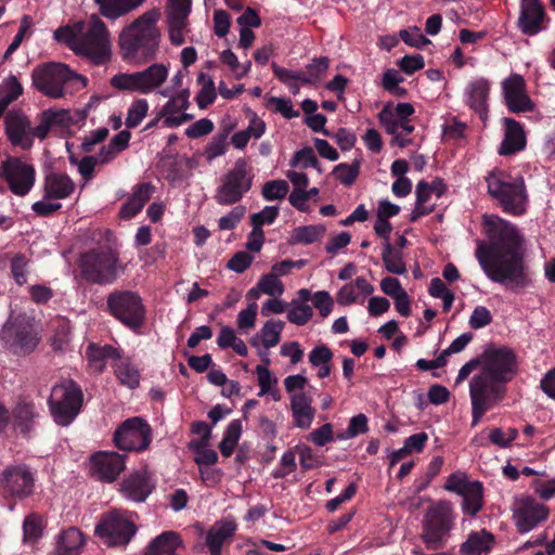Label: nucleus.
<instances>
[{
    "instance_id": "f704fd0d",
    "label": "nucleus",
    "mask_w": 555,
    "mask_h": 555,
    "mask_svg": "<svg viewBox=\"0 0 555 555\" xmlns=\"http://www.w3.org/2000/svg\"><path fill=\"white\" fill-rule=\"evenodd\" d=\"M83 545L82 532L75 527H70L59 533L52 555H80Z\"/></svg>"
},
{
    "instance_id": "423d86ee",
    "label": "nucleus",
    "mask_w": 555,
    "mask_h": 555,
    "mask_svg": "<svg viewBox=\"0 0 555 555\" xmlns=\"http://www.w3.org/2000/svg\"><path fill=\"white\" fill-rule=\"evenodd\" d=\"M77 80L82 87L87 86L88 79L75 73L70 67L60 62H48L36 66L31 73V81L35 89L50 99H62L65 96V86Z\"/></svg>"
},
{
    "instance_id": "37998d69",
    "label": "nucleus",
    "mask_w": 555,
    "mask_h": 555,
    "mask_svg": "<svg viewBox=\"0 0 555 555\" xmlns=\"http://www.w3.org/2000/svg\"><path fill=\"white\" fill-rule=\"evenodd\" d=\"M285 291V287L281 280L272 272L264 274L258 282L257 287L251 288L247 293L248 299H255L258 297L259 292L270 296H281Z\"/></svg>"
},
{
    "instance_id": "3c124183",
    "label": "nucleus",
    "mask_w": 555,
    "mask_h": 555,
    "mask_svg": "<svg viewBox=\"0 0 555 555\" xmlns=\"http://www.w3.org/2000/svg\"><path fill=\"white\" fill-rule=\"evenodd\" d=\"M194 454V461L199 466H211L218 461V454L215 450L208 448L206 440H193L189 444Z\"/></svg>"
},
{
    "instance_id": "c85d7f7f",
    "label": "nucleus",
    "mask_w": 555,
    "mask_h": 555,
    "mask_svg": "<svg viewBox=\"0 0 555 555\" xmlns=\"http://www.w3.org/2000/svg\"><path fill=\"white\" fill-rule=\"evenodd\" d=\"M505 128L503 141L499 147L500 155H512L526 146V134L520 122L511 117L503 118Z\"/></svg>"
},
{
    "instance_id": "e433bc0d",
    "label": "nucleus",
    "mask_w": 555,
    "mask_h": 555,
    "mask_svg": "<svg viewBox=\"0 0 555 555\" xmlns=\"http://www.w3.org/2000/svg\"><path fill=\"white\" fill-rule=\"evenodd\" d=\"M236 530V524L232 519L216 522L208 531L206 544L211 555H220L224 541L231 538Z\"/></svg>"
},
{
    "instance_id": "4d7b16f0",
    "label": "nucleus",
    "mask_w": 555,
    "mask_h": 555,
    "mask_svg": "<svg viewBox=\"0 0 555 555\" xmlns=\"http://www.w3.org/2000/svg\"><path fill=\"white\" fill-rule=\"evenodd\" d=\"M289 191L287 181L278 179L270 180L262 185L261 195L266 201H280L286 197Z\"/></svg>"
},
{
    "instance_id": "69168bd1",
    "label": "nucleus",
    "mask_w": 555,
    "mask_h": 555,
    "mask_svg": "<svg viewBox=\"0 0 555 555\" xmlns=\"http://www.w3.org/2000/svg\"><path fill=\"white\" fill-rule=\"evenodd\" d=\"M369 430L367 417L360 413L350 418L347 429L338 436L339 439H350Z\"/></svg>"
},
{
    "instance_id": "bb28decb",
    "label": "nucleus",
    "mask_w": 555,
    "mask_h": 555,
    "mask_svg": "<svg viewBox=\"0 0 555 555\" xmlns=\"http://www.w3.org/2000/svg\"><path fill=\"white\" fill-rule=\"evenodd\" d=\"M7 492L14 496L29 495L34 487V478L26 466L18 465L8 468L1 479Z\"/></svg>"
},
{
    "instance_id": "0eeeda50",
    "label": "nucleus",
    "mask_w": 555,
    "mask_h": 555,
    "mask_svg": "<svg viewBox=\"0 0 555 555\" xmlns=\"http://www.w3.org/2000/svg\"><path fill=\"white\" fill-rule=\"evenodd\" d=\"M455 525V514L451 503L439 501L430 506L423 518L421 539L428 550L447 546Z\"/></svg>"
},
{
    "instance_id": "cd10ccee",
    "label": "nucleus",
    "mask_w": 555,
    "mask_h": 555,
    "mask_svg": "<svg viewBox=\"0 0 555 555\" xmlns=\"http://www.w3.org/2000/svg\"><path fill=\"white\" fill-rule=\"evenodd\" d=\"M39 124L35 127V135L43 141L53 128H67L73 124L69 109L48 108L38 115Z\"/></svg>"
},
{
    "instance_id": "13d9d810",
    "label": "nucleus",
    "mask_w": 555,
    "mask_h": 555,
    "mask_svg": "<svg viewBox=\"0 0 555 555\" xmlns=\"http://www.w3.org/2000/svg\"><path fill=\"white\" fill-rule=\"evenodd\" d=\"M29 259L24 254H15L11 258V274L15 283L20 286L27 283Z\"/></svg>"
},
{
    "instance_id": "774afa93",
    "label": "nucleus",
    "mask_w": 555,
    "mask_h": 555,
    "mask_svg": "<svg viewBox=\"0 0 555 555\" xmlns=\"http://www.w3.org/2000/svg\"><path fill=\"white\" fill-rule=\"evenodd\" d=\"M228 147V133H219L215 135L207 144L205 155L207 160H212L219 156H222L227 152Z\"/></svg>"
},
{
    "instance_id": "473e14b6",
    "label": "nucleus",
    "mask_w": 555,
    "mask_h": 555,
    "mask_svg": "<svg viewBox=\"0 0 555 555\" xmlns=\"http://www.w3.org/2000/svg\"><path fill=\"white\" fill-rule=\"evenodd\" d=\"M152 490L153 486L146 473H134L127 477L120 485L122 495L134 502H144Z\"/></svg>"
},
{
    "instance_id": "c03bdc74",
    "label": "nucleus",
    "mask_w": 555,
    "mask_h": 555,
    "mask_svg": "<svg viewBox=\"0 0 555 555\" xmlns=\"http://www.w3.org/2000/svg\"><path fill=\"white\" fill-rule=\"evenodd\" d=\"M382 259L385 269L392 274L402 275L406 273V266L403 261L402 253L396 249L390 242L384 243Z\"/></svg>"
},
{
    "instance_id": "de8ad7c7",
    "label": "nucleus",
    "mask_w": 555,
    "mask_h": 555,
    "mask_svg": "<svg viewBox=\"0 0 555 555\" xmlns=\"http://www.w3.org/2000/svg\"><path fill=\"white\" fill-rule=\"evenodd\" d=\"M23 86L14 75H10L0 83V106L5 109L23 94Z\"/></svg>"
},
{
    "instance_id": "5701e85b",
    "label": "nucleus",
    "mask_w": 555,
    "mask_h": 555,
    "mask_svg": "<svg viewBox=\"0 0 555 555\" xmlns=\"http://www.w3.org/2000/svg\"><path fill=\"white\" fill-rule=\"evenodd\" d=\"M548 18L541 0H520L517 27L526 36H535L546 29Z\"/></svg>"
},
{
    "instance_id": "a211bd4d",
    "label": "nucleus",
    "mask_w": 555,
    "mask_h": 555,
    "mask_svg": "<svg viewBox=\"0 0 555 555\" xmlns=\"http://www.w3.org/2000/svg\"><path fill=\"white\" fill-rule=\"evenodd\" d=\"M513 520L519 533H527L548 517V508L531 496L515 498Z\"/></svg>"
},
{
    "instance_id": "1a4fd4ad",
    "label": "nucleus",
    "mask_w": 555,
    "mask_h": 555,
    "mask_svg": "<svg viewBox=\"0 0 555 555\" xmlns=\"http://www.w3.org/2000/svg\"><path fill=\"white\" fill-rule=\"evenodd\" d=\"M83 393L72 379H63L51 389L48 405L53 421L60 426H68L81 411Z\"/></svg>"
},
{
    "instance_id": "c756f323",
    "label": "nucleus",
    "mask_w": 555,
    "mask_h": 555,
    "mask_svg": "<svg viewBox=\"0 0 555 555\" xmlns=\"http://www.w3.org/2000/svg\"><path fill=\"white\" fill-rule=\"evenodd\" d=\"M374 287L369 281L359 276L353 282L344 284L336 294V301L340 306H351L356 302H363L364 298L372 295Z\"/></svg>"
},
{
    "instance_id": "58836bf2",
    "label": "nucleus",
    "mask_w": 555,
    "mask_h": 555,
    "mask_svg": "<svg viewBox=\"0 0 555 555\" xmlns=\"http://www.w3.org/2000/svg\"><path fill=\"white\" fill-rule=\"evenodd\" d=\"M494 543L493 535L487 530L472 532L467 540L461 545V553L464 555H481L488 553Z\"/></svg>"
},
{
    "instance_id": "e2e57ef3",
    "label": "nucleus",
    "mask_w": 555,
    "mask_h": 555,
    "mask_svg": "<svg viewBox=\"0 0 555 555\" xmlns=\"http://www.w3.org/2000/svg\"><path fill=\"white\" fill-rule=\"evenodd\" d=\"M319 164L320 163L311 147H305L302 150L297 151L289 160V165L292 167H300L302 169H307L310 167L319 168Z\"/></svg>"
},
{
    "instance_id": "2eb2a0df",
    "label": "nucleus",
    "mask_w": 555,
    "mask_h": 555,
    "mask_svg": "<svg viewBox=\"0 0 555 555\" xmlns=\"http://www.w3.org/2000/svg\"><path fill=\"white\" fill-rule=\"evenodd\" d=\"M503 393L504 388L486 376L477 375L470 380L469 396L474 425L503 398Z\"/></svg>"
},
{
    "instance_id": "f03ea898",
    "label": "nucleus",
    "mask_w": 555,
    "mask_h": 555,
    "mask_svg": "<svg viewBox=\"0 0 555 555\" xmlns=\"http://www.w3.org/2000/svg\"><path fill=\"white\" fill-rule=\"evenodd\" d=\"M54 39L93 65H104L112 59L111 34L98 14L59 27L54 31Z\"/></svg>"
},
{
    "instance_id": "6e6552de",
    "label": "nucleus",
    "mask_w": 555,
    "mask_h": 555,
    "mask_svg": "<svg viewBox=\"0 0 555 555\" xmlns=\"http://www.w3.org/2000/svg\"><path fill=\"white\" fill-rule=\"evenodd\" d=\"M255 175L246 158H237L224 172L215 192V201L221 206L235 205L251 190Z\"/></svg>"
},
{
    "instance_id": "b1692460",
    "label": "nucleus",
    "mask_w": 555,
    "mask_h": 555,
    "mask_svg": "<svg viewBox=\"0 0 555 555\" xmlns=\"http://www.w3.org/2000/svg\"><path fill=\"white\" fill-rule=\"evenodd\" d=\"M490 90L491 81L477 77L467 82L463 93L465 104L479 116L483 125L489 117Z\"/></svg>"
},
{
    "instance_id": "6ab92c4d",
    "label": "nucleus",
    "mask_w": 555,
    "mask_h": 555,
    "mask_svg": "<svg viewBox=\"0 0 555 555\" xmlns=\"http://www.w3.org/2000/svg\"><path fill=\"white\" fill-rule=\"evenodd\" d=\"M501 88L504 104L511 113L534 112L535 103L529 96L526 80L520 74L513 73L503 79Z\"/></svg>"
},
{
    "instance_id": "7ed1b4c3",
    "label": "nucleus",
    "mask_w": 555,
    "mask_h": 555,
    "mask_svg": "<svg viewBox=\"0 0 555 555\" xmlns=\"http://www.w3.org/2000/svg\"><path fill=\"white\" fill-rule=\"evenodd\" d=\"M158 9H151L124 27L118 37L121 56L130 63L142 64L155 59L159 49Z\"/></svg>"
},
{
    "instance_id": "79ce46f5",
    "label": "nucleus",
    "mask_w": 555,
    "mask_h": 555,
    "mask_svg": "<svg viewBox=\"0 0 555 555\" xmlns=\"http://www.w3.org/2000/svg\"><path fill=\"white\" fill-rule=\"evenodd\" d=\"M464 514L475 516L483 506V487L479 481H472L470 487L461 495Z\"/></svg>"
},
{
    "instance_id": "a878e982",
    "label": "nucleus",
    "mask_w": 555,
    "mask_h": 555,
    "mask_svg": "<svg viewBox=\"0 0 555 555\" xmlns=\"http://www.w3.org/2000/svg\"><path fill=\"white\" fill-rule=\"evenodd\" d=\"M7 338H14L17 347H36L39 344V330L33 318L18 317L3 328Z\"/></svg>"
},
{
    "instance_id": "a19ab883",
    "label": "nucleus",
    "mask_w": 555,
    "mask_h": 555,
    "mask_svg": "<svg viewBox=\"0 0 555 555\" xmlns=\"http://www.w3.org/2000/svg\"><path fill=\"white\" fill-rule=\"evenodd\" d=\"M112 356L117 359V362L115 363V374L119 382L132 389L138 387L140 383V373L138 369L128 360L121 359L117 349L113 350Z\"/></svg>"
},
{
    "instance_id": "20e7f679",
    "label": "nucleus",
    "mask_w": 555,
    "mask_h": 555,
    "mask_svg": "<svg viewBox=\"0 0 555 555\" xmlns=\"http://www.w3.org/2000/svg\"><path fill=\"white\" fill-rule=\"evenodd\" d=\"M489 195L505 214L522 216L528 210L529 196L521 176H512L505 170H493L486 177Z\"/></svg>"
},
{
    "instance_id": "dca6fc26",
    "label": "nucleus",
    "mask_w": 555,
    "mask_h": 555,
    "mask_svg": "<svg viewBox=\"0 0 555 555\" xmlns=\"http://www.w3.org/2000/svg\"><path fill=\"white\" fill-rule=\"evenodd\" d=\"M152 441V428L141 417L126 420L114 434L115 446L124 451H143Z\"/></svg>"
},
{
    "instance_id": "ea45409f",
    "label": "nucleus",
    "mask_w": 555,
    "mask_h": 555,
    "mask_svg": "<svg viewBox=\"0 0 555 555\" xmlns=\"http://www.w3.org/2000/svg\"><path fill=\"white\" fill-rule=\"evenodd\" d=\"M181 540L178 533L166 531L155 538L145 551V555H177Z\"/></svg>"
},
{
    "instance_id": "f3484780",
    "label": "nucleus",
    "mask_w": 555,
    "mask_h": 555,
    "mask_svg": "<svg viewBox=\"0 0 555 555\" xmlns=\"http://www.w3.org/2000/svg\"><path fill=\"white\" fill-rule=\"evenodd\" d=\"M481 373L493 382H508L517 372L515 354L511 349H486L480 358Z\"/></svg>"
},
{
    "instance_id": "aec40b11",
    "label": "nucleus",
    "mask_w": 555,
    "mask_h": 555,
    "mask_svg": "<svg viewBox=\"0 0 555 555\" xmlns=\"http://www.w3.org/2000/svg\"><path fill=\"white\" fill-rule=\"evenodd\" d=\"M192 0H167L166 18L171 44L182 46L189 31V15Z\"/></svg>"
},
{
    "instance_id": "4468645a",
    "label": "nucleus",
    "mask_w": 555,
    "mask_h": 555,
    "mask_svg": "<svg viewBox=\"0 0 555 555\" xmlns=\"http://www.w3.org/2000/svg\"><path fill=\"white\" fill-rule=\"evenodd\" d=\"M0 176L5 180L9 190L16 196H26L36 182L34 165L20 157H9L1 163Z\"/></svg>"
},
{
    "instance_id": "680f3d73",
    "label": "nucleus",
    "mask_w": 555,
    "mask_h": 555,
    "mask_svg": "<svg viewBox=\"0 0 555 555\" xmlns=\"http://www.w3.org/2000/svg\"><path fill=\"white\" fill-rule=\"evenodd\" d=\"M23 531L25 542H35L42 533L41 517L37 514H30L25 517Z\"/></svg>"
},
{
    "instance_id": "0e129e2a",
    "label": "nucleus",
    "mask_w": 555,
    "mask_h": 555,
    "mask_svg": "<svg viewBox=\"0 0 555 555\" xmlns=\"http://www.w3.org/2000/svg\"><path fill=\"white\" fill-rule=\"evenodd\" d=\"M246 214V207L243 205L234 206L227 215L218 220V227L222 231L233 230L237 227Z\"/></svg>"
},
{
    "instance_id": "f257e3e1",
    "label": "nucleus",
    "mask_w": 555,
    "mask_h": 555,
    "mask_svg": "<svg viewBox=\"0 0 555 555\" xmlns=\"http://www.w3.org/2000/svg\"><path fill=\"white\" fill-rule=\"evenodd\" d=\"M482 225L488 242H477L475 256L487 278L514 293L531 286L517 227L496 215H483Z\"/></svg>"
},
{
    "instance_id": "f8f14e48",
    "label": "nucleus",
    "mask_w": 555,
    "mask_h": 555,
    "mask_svg": "<svg viewBox=\"0 0 555 555\" xmlns=\"http://www.w3.org/2000/svg\"><path fill=\"white\" fill-rule=\"evenodd\" d=\"M109 313L127 327L137 331L145 320V308L140 295L132 291H115L107 296Z\"/></svg>"
},
{
    "instance_id": "a18cd8bd",
    "label": "nucleus",
    "mask_w": 555,
    "mask_h": 555,
    "mask_svg": "<svg viewBox=\"0 0 555 555\" xmlns=\"http://www.w3.org/2000/svg\"><path fill=\"white\" fill-rule=\"evenodd\" d=\"M325 227L311 224L295 228L291 235V244L309 245L321 240L325 234Z\"/></svg>"
},
{
    "instance_id": "338daca9",
    "label": "nucleus",
    "mask_w": 555,
    "mask_h": 555,
    "mask_svg": "<svg viewBox=\"0 0 555 555\" xmlns=\"http://www.w3.org/2000/svg\"><path fill=\"white\" fill-rule=\"evenodd\" d=\"M33 18L29 15H23L20 24V29L17 34L14 36L13 41L10 43L7 51L4 52L3 57L5 60H8L18 49V47L23 42L25 36L33 27Z\"/></svg>"
},
{
    "instance_id": "ddd939ff",
    "label": "nucleus",
    "mask_w": 555,
    "mask_h": 555,
    "mask_svg": "<svg viewBox=\"0 0 555 555\" xmlns=\"http://www.w3.org/2000/svg\"><path fill=\"white\" fill-rule=\"evenodd\" d=\"M137 531L130 514L127 512L113 511L101 517L95 527V533L108 546L126 545Z\"/></svg>"
},
{
    "instance_id": "4c0bfd02",
    "label": "nucleus",
    "mask_w": 555,
    "mask_h": 555,
    "mask_svg": "<svg viewBox=\"0 0 555 555\" xmlns=\"http://www.w3.org/2000/svg\"><path fill=\"white\" fill-rule=\"evenodd\" d=\"M431 195L429 183L424 180L418 181L415 189V205L409 218L410 222H416L421 217L435 210V204L430 203Z\"/></svg>"
},
{
    "instance_id": "052dcab7",
    "label": "nucleus",
    "mask_w": 555,
    "mask_h": 555,
    "mask_svg": "<svg viewBox=\"0 0 555 555\" xmlns=\"http://www.w3.org/2000/svg\"><path fill=\"white\" fill-rule=\"evenodd\" d=\"M312 308H314L322 319L327 318L334 310L335 300L326 291L313 293L311 298Z\"/></svg>"
},
{
    "instance_id": "09e8293b",
    "label": "nucleus",
    "mask_w": 555,
    "mask_h": 555,
    "mask_svg": "<svg viewBox=\"0 0 555 555\" xmlns=\"http://www.w3.org/2000/svg\"><path fill=\"white\" fill-rule=\"evenodd\" d=\"M256 373L260 391L258 396H270L274 401L281 400L280 390L278 389V379L272 376L271 372L263 365H257Z\"/></svg>"
},
{
    "instance_id": "412c9836",
    "label": "nucleus",
    "mask_w": 555,
    "mask_h": 555,
    "mask_svg": "<svg viewBox=\"0 0 555 555\" xmlns=\"http://www.w3.org/2000/svg\"><path fill=\"white\" fill-rule=\"evenodd\" d=\"M4 130L8 140L14 146L28 150L34 144L35 127L22 109H11L4 115Z\"/></svg>"
},
{
    "instance_id": "72a5a7b5",
    "label": "nucleus",
    "mask_w": 555,
    "mask_h": 555,
    "mask_svg": "<svg viewBox=\"0 0 555 555\" xmlns=\"http://www.w3.org/2000/svg\"><path fill=\"white\" fill-rule=\"evenodd\" d=\"M289 401L294 425L301 429H308L315 414L311 397L307 393H298L292 396Z\"/></svg>"
},
{
    "instance_id": "9d476101",
    "label": "nucleus",
    "mask_w": 555,
    "mask_h": 555,
    "mask_svg": "<svg viewBox=\"0 0 555 555\" xmlns=\"http://www.w3.org/2000/svg\"><path fill=\"white\" fill-rule=\"evenodd\" d=\"M41 191L42 198L31 205V210L39 217H49L62 208V199L75 193L76 183L67 173L51 171L44 176Z\"/></svg>"
},
{
    "instance_id": "864d4df0",
    "label": "nucleus",
    "mask_w": 555,
    "mask_h": 555,
    "mask_svg": "<svg viewBox=\"0 0 555 555\" xmlns=\"http://www.w3.org/2000/svg\"><path fill=\"white\" fill-rule=\"evenodd\" d=\"M197 81L202 85V89L196 95V102L201 108H205L209 104L214 103L217 98L215 83L212 78L205 73L198 74Z\"/></svg>"
},
{
    "instance_id": "2f4dec72",
    "label": "nucleus",
    "mask_w": 555,
    "mask_h": 555,
    "mask_svg": "<svg viewBox=\"0 0 555 555\" xmlns=\"http://www.w3.org/2000/svg\"><path fill=\"white\" fill-rule=\"evenodd\" d=\"M11 415L14 429L26 435L34 428L39 411L33 401L23 398L16 402Z\"/></svg>"
},
{
    "instance_id": "393cba45",
    "label": "nucleus",
    "mask_w": 555,
    "mask_h": 555,
    "mask_svg": "<svg viewBox=\"0 0 555 555\" xmlns=\"http://www.w3.org/2000/svg\"><path fill=\"white\" fill-rule=\"evenodd\" d=\"M126 455L103 451L92 456L91 470L100 480L112 482L126 467Z\"/></svg>"
},
{
    "instance_id": "8fccbe9b",
    "label": "nucleus",
    "mask_w": 555,
    "mask_h": 555,
    "mask_svg": "<svg viewBox=\"0 0 555 555\" xmlns=\"http://www.w3.org/2000/svg\"><path fill=\"white\" fill-rule=\"evenodd\" d=\"M328 67L330 59L327 56L313 57L306 67L302 85H317L325 76Z\"/></svg>"
},
{
    "instance_id": "603ef678",
    "label": "nucleus",
    "mask_w": 555,
    "mask_h": 555,
    "mask_svg": "<svg viewBox=\"0 0 555 555\" xmlns=\"http://www.w3.org/2000/svg\"><path fill=\"white\" fill-rule=\"evenodd\" d=\"M313 318V308L302 301H291L286 312L289 323L297 326L306 325Z\"/></svg>"
},
{
    "instance_id": "7c9ffc66",
    "label": "nucleus",
    "mask_w": 555,
    "mask_h": 555,
    "mask_svg": "<svg viewBox=\"0 0 555 555\" xmlns=\"http://www.w3.org/2000/svg\"><path fill=\"white\" fill-rule=\"evenodd\" d=\"M154 191L155 186L151 182L137 184L131 195L120 207L119 217L121 219H131L137 216L150 201Z\"/></svg>"
},
{
    "instance_id": "49530a36",
    "label": "nucleus",
    "mask_w": 555,
    "mask_h": 555,
    "mask_svg": "<svg viewBox=\"0 0 555 555\" xmlns=\"http://www.w3.org/2000/svg\"><path fill=\"white\" fill-rule=\"evenodd\" d=\"M284 326L285 323L281 320H269L262 325L255 339L259 340L262 347H274L280 343Z\"/></svg>"
},
{
    "instance_id": "4be33fe9",
    "label": "nucleus",
    "mask_w": 555,
    "mask_h": 555,
    "mask_svg": "<svg viewBox=\"0 0 555 555\" xmlns=\"http://www.w3.org/2000/svg\"><path fill=\"white\" fill-rule=\"evenodd\" d=\"M164 98H169L164 105L160 115L164 117L163 124L167 128H176L192 118L189 114H180L189 106V91L186 89L173 91L172 88H165L158 91Z\"/></svg>"
},
{
    "instance_id": "6e6d98bb",
    "label": "nucleus",
    "mask_w": 555,
    "mask_h": 555,
    "mask_svg": "<svg viewBox=\"0 0 555 555\" xmlns=\"http://www.w3.org/2000/svg\"><path fill=\"white\" fill-rule=\"evenodd\" d=\"M149 112V102L146 99H137L134 100L127 113L126 117V126L127 128H135L138 127L142 120L146 117Z\"/></svg>"
},
{
    "instance_id": "5fc2aeb1",
    "label": "nucleus",
    "mask_w": 555,
    "mask_h": 555,
    "mask_svg": "<svg viewBox=\"0 0 555 555\" xmlns=\"http://www.w3.org/2000/svg\"><path fill=\"white\" fill-rule=\"evenodd\" d=\"M220 61L229 67L236 79H242L247 76L251 68L250 61L240 63L236 54L230 49L220 53Z\"/></svg>"
},
{
    "instance_id": "9b49d317",
    "label": "nucleus",
    "mask_w": 555,
    "mask_h": 555,
    "mask_svg": "<svg viewBox=\"0 0 555 555\" xmlns=\"http://www.w3.org/2000/svg\"><path fill=\"white\" fill-rule=\"evenodd\" d=\"M168 74V66L154 63L140 72L118 73L111 78L109 83L118 91L149 94L163 86Z\"/></svg>"
},
{
    "instance_id": "39448f33",
    "label": "nucleus",
    "mask_w": 555,
    "mask_h": 555,
    "mask_svg": "<svg viewBox=\"0 0 555 555\" xmlns=\"http://www.w3.org/2000/svg\"><path fill=\"white\" fill-rule=\"evenodd\" d=\"M82 278L99 285L113 284L124 271L118 254L109 247H98L82 254L79 260Z\"/></svg>"
},
{
    "instance_id": "bf43d9fd",
    "label": "nucleus",
    "mask_w": 555,
    "mask_h": 555,
    "mask_svg": "<svg viewBox=\"0 0 555 555\" xmlns=\"http://www.w3.org/2000/svg\"><path fill=\"white\" fill-rule=\"evenodd\" d=\"M360 172V165L358 162L352 164L341 163L335 166L333 175L344 185L350 186L354 183Z\"/></svg>"
},
{
    "instance_id": "c9c22d12",
    "label": "nucleus",
    "mask_w": 555,
    "mask_h": 555,
    "mask_svg": "<svg viewBox=\"0 0 555 555\" xmlns=\"http://www.w3.org/2000/svg\"><path fill=\"white\" fill-rule=\"evenodd\" d=\"M100 14L111 21H116L142 5L145 0H94Z\"/></svg>"
}]
</instances>
